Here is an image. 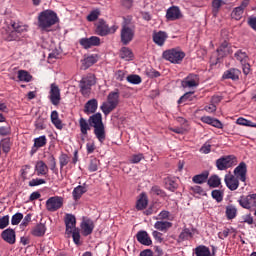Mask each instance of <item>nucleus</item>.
<instances>
[{"mask_svg": "<svg viewBox=\"0 0 256 256\" xmlns=\"http://www.w3.org/2000/svg\"><path fill=\"white\" fill-rule=\"evenodd\" d=\"M4 39L5 41H21V35L19 32H16L14 29L8 26V29L4 34Z\"/></svg>", "mask_w": 256, "mask_h": 256, "instance_id": "obj_23", "label": "nucleus"}, {"mask_svg": "<svg viewBox=\"0 0 256 256\" xmlns=\"http://www.w3.org/2000/svg\"><path fill=\"white\" fill-rule=\"evenodd\" d=\"M136 238L137 241L141 243V245L149 246L153 243L147 231H139L136 235Z\"/></svg>", "mask_w": 256, "mask_h": 256, "instance_id": "obj_25", "label": "nucleus"}, {"mask_svg": "<svg viewBox=\"0 0 256 256\" xmlns=\"http://www.w3.org/2000/svg\"><path fill=\"white\" fill-rule=\"evenodd\" d=\"M171 217V213L169 211L163 210L158 214V218L156 219H169Z\"/></svg>", "mask_w": 256, "mask_h": 256, "instance_id": "obj_64", "label": "nucleus"}, {"mask_svg": "<svg viewBox=\"0 0 256 256\" xmlns=\"http://www.w3.org/2000/svg\"><path fill=\"white\" fill-rule=\"evenodd\" d=\"M234 59L235 61H238L240 65H245V63H249V55H247V52L243 50H237L234 53Z\"/></svg>", "mask_w": 256, "mask_h": 256, "instance_id": "obj_26", "label": "nucleus"}, {"mask_svg": "<svg viewBox=\"0 0 256 256\" xmlns=\"http://www.w3.org/2000/svg\"><path fill=\"white\" fill-rule=\"evenodd\" d=\"M227 219H235L237 217V208L235 206L226 207Z\"/></svg>", "mask_w": 256, "mask_h": 256, "instance_id": "obj_47", "label": "nucleus"}, {"mask_svg": "<svg viewBox=\"0 0 256 256\" xmlns=\"http://www.w3.org/2000/svg\"><path fill=\"white\" fill-rule=\"evenodd\" d=\"M64 223L66 226V233L67 235H71L73 231L77 229V219L75 218V215L73 214H66L64 218Z\"/></svg>", "mask_w": 256, "mask_h": 256, "instance_id": "obj_13", "label": "nucleus"}, {"mask_svg": "<svg viewBox=\"0 0 256 256\" xmlns=\"http://www.w3.org/2000/svg\"><path fill=\"white\" fill-rule=\"evenodd\" d=\"M63 203H64V199L61 196L50 197L46 201V209L47 211L54 213L55 211H59V209L63 207Z\"/></svg>", "mask_w": 256, "mask_h": 256, "instance_id": "obj_8", "label": "nucleus"}, {"mask_svg": "<svg viewBox=\"0 0 256 256\" xmlns=\"http://www.w3.org/2000/svg\"><path fill=\"white\" fill-rule=\"evenodd\" d=\"M183 14L181 10L177 6L170 7L166 12V19L168 21H177L178 19H182Z\"/></svg>", "mask_w": 256, "mask_h": 256, "instance_id": "obj_16", "label": "nucleus"}, {"mask_svg": "<svg viewBox=\"0 0 256 256\" xmlns=\"http://www.w3.org/2000/svg\"><path fill=\"white\" fill-rule=\"evenodd\" d=\"M48 165L51 171H55V169L57 168V160H55V156L51 154L48 156Z\"/></svg>", "mask_w": 256, "mask_h": 256, "instance_id": "obj_56", "label": "nucleus"}, {"mask_svg": "<svg viewBox=\"0 0 256 256\" xmlns=\"http://www.w3.org/2000/svg\"><path fill=\"white\" fill-rule=\"evenodd\" d=\"M154 227L158 231H162L163 233H167V231H169V229H171L173 227V223L168 222V221H157L154 224Z\"/></svg>", "mask_w": 256, "mask_h": 256, "instance_id": "obj_33", "label": "nucleus"}, {"mask_svg": "<svg viewBox=\"0 0 256 256\" xmlns=\"http://www.w3.org/2000/svg\"><path fill=\"white\" fill-rule=\"evenodd\" d=\"M35 171L37 175H47L49 173V167L42 160L36 162Z\"/></svg>", "mask_w": 256, "mask_h": 256, "instance_id": "obj_32", "label": "nucleus"}, {"mask_svg": "<svg viewBox=\"0 0 256 256\" xmlns=\"http://www.w3.org/2000/svg\"><path fill=\"white\" fill-rule=\"evenodd\" d=\"M79 43L83 49H91V47H99L101 39L97 36H91L90 38H81Z\"/></svg>", "mask_w": 256, "mask_h": 256, "instance_id": "obj_10", "label": "nucleus"}, {"mask_svg": "<svg viewBox=\"0 0 256 256\" xmlns=\"http://www.w3.org/2000/svg\"><path fill=\"white\" fill-rule=\"evenodd\" d=\"M59 16L53 10H44L38 15V27L42 31H50L53 25H57Z\"/></svg>", "mask_w": 256, "mask_h": 256, "instance_id": "obj_1", "label": "nucleus"}, {"mask_svg": "<svg viewBox=\"0 0 256 256\" xmlns=\"http://www.w3.org/2000/svg\"><path fill=\"white\" fill-rule=\"evenodd\" d=\"M181 85L184 89L199 87V76L197 74H189L184 80H182Z\"/></svg>", "mask_w": 256, "mask_h": 256, "instance_id": "obj_11", "label": "nucleus"}, {"mask_svg": "<svg viewBox=\"0 0 256 256\" xmlns=\"http://www.w3.org/2000/svg\"><path fill=\"white\" fill-rule=\"evenodd\" d=\"M135 38V29L129 27L127 24L122 25L120 32L121 43L124 45H129L131 41Z\"/></svg>", "mask_w": 256, "mask_h": 256, "instance_id": "obj_7", "label": "nucleus"}, {"mask_svg": "<svg viewBox=\"0 0 256 256\" xmlns=\"http://www.w3.org/2000/svg\"><path fill=\"white\" fill-rule=\"evenodd\" d=\"M73 241L76 245H79V242L81 241V234L79 233V229L76 228V230H73L71 232Z\"/></svg>", "mask_w": 256, "mask_h": 256, "instance_id": "obj_58", "label": "nucleus"}, {"mask_svg": "<svg viewBox=\"0 0 256 256\" xmlns=\"http://www.w3.org/2000/svg\"><path fill=\"white\" fill-rule=\"evenodd\" d=\"M202 123H206L207 125H212V127H216V129H223V123L218 119L211 118L210 116L201 117Z\"/></svg>", "mask_w": 256, "mask_h": 256, "instance_id": "obj_29", "label": "nucleus"}, {"mask_svg": "<svg viewBox=\"0 0 256 256\" xmlns=\"http://www.w3.org/2000/svg\"><path fill=\"white\" fill-rule=\"evenodd\" d=\"M95 83H97L95 80V75L88 74L87 76L83 77L79 84L81 94L84 97H89V95H91V87L95 85Z\"/></svg>", "mask_w": 256, "mask_h": 256, "instance_id": "obj_5", "label": "nucleus"}, {"mask_svg": "<svg viewBox=\"0 0 256 256\" xmlns=\"http://www.w3.org/2000/svg\"><path fill=\"white\" fill-rule=\"evenodd\" d=\"M45 231H47L45 224L40 223L32 229L31 233L34 237H43V235H45Z\"/></svg>", "mask_w": 256, "mask_h": 256, "instance_id": "obj_36", "label": "nucleus"}, {"mask_svg": "<svg viewBox=\"0 0 256 256\" xmlns=\"http://www.w3.org/2000/svg\"><path fill=\"white\" fill-rule=\"evenodd\" d=\"M236 125H242L243 127H253L256 129V120L253 122V121L247 120L243 117H239L236 120Z\"/></svg>", "mask_w": 256, "mask_h": 256, "instance_id": "obj_41", "label": "nucleus"}, {"mask_svg": "<svg viewBox=\"0 0 256 256\" xmlns=\"http://www.w3.org/2000/svg\"><path fill=\"white\" fill-rule=\"evenodd\" d=\"M98 107L99 102L97 101V99L93 98L86 102L84 106V113H86V115H93V113L97 111Z\"/></svg>", "mask_w": 256, "mask_h": 256, "instance_id": "obj_19", "label": "nucleus"}, {"mask_svg": "<svg viewBox=\"0 0 256 256\" xmlns=\"http://www.w3.org/2000/svg\"><path fill=\"white\" fill-rule=\"evenodd\" d=\"M9 225V216L6 215L0 218V229H5Z\"/></svg>", "mask_w": 256, "mask_h": 256, "instance_id": "obj_61", "label": "nucleus"}, {"mask_svg": "<svg viewBox=\"0 0 256 256\" xmlns=\"http://www.w3.org/2000/svg\"><path fill=\"white\" fill-rule=\"evenodd\" d=\"M195 255L196 256H211V250L209 247L200 245L195 248Z\"/></svg>", "mask_w": 256, "mask_h": 256, "instance_id": "obj_40", "label": "nucleus"}, {"mask_svg": "<svg viewBox=\"0 0 256 256\" xmlns=\"http://www.w3.org/2000/svg\"><path fill=\"white\" fill-rule=\"evenodd\" d=\"M0 135L2 137H7V135H11V127L10 126H1L0 127Z\"/></svg>", "mask_w": 256, "mask_h": 256, "instance_id": "obj_60", "label": "nucleus"}, {"mask_svg": "<svg viewBox=\"0 0 256 256\" xmlns=\"http://www.w3.org/2000/svg\"><path fill=\"white\" fill-rule=\"evenodd\" d=\"M1 237L4 241H6V243H9V245H15V230L8 228L2 232Z\"/></svg>", "mask_w": 256, "mask_h": 256, "instance_id": "obj_20", "label": "nucleus"}, {"mask_svg": "<svg viewBox=\"0 0 256 256\" xmlns=\"http://www.w3.org/2000/svg\"><path fill=\"white\" fill-rule=\"evenodd\" d=\"M0 149H2L4 153H9V151H11V140L9 138L2 139L0 142Z\"/></svg>", "mask_w": 256, "mask_h": 256, "instance_id": "obj_43", "label": "nucleus"}, {"mask_svg": "<svg viewBox=\"0 0 256 256\" xmlns=\"http://www.w3.org/2000/svg\"><path fill=\"white\" fill-rule=\"evenodd\" d=\"M51 122L53 123L56 129H63V123L59 119V113L57 111H52L51 113Z\"/></svg>", "mask_w": 256, "mask_h": 256, "instance_id": "obj_39", "label": "nucleus"}, {"mask_svg": "<svg viewBox=\"0 0 256 256\" xmlns=\"http://www.w3.org/2000/svg\"><path fill=\"white\" fill-rule=\"evenodd\" d=\"M82 233L85 237L91 235L93 233V229H95V224L91 219H84L81 223Z\"/></svg>", "mask_w": 256, "mask_h": 256, "instance_id": "obj_18", "label": "nucleus"}, {"mask_svg": "<svg viewBox=\"0 0 256 256\" xmlns=\"http://www.w3.org/2000/svg\"><path fill=\"white\" fill-rule=\"evenodd\" d=\"M96 33L101 37H105V35H109L111 30H109V26L104 20H99L96 24Z\"/></svg>", "mask_w": 256, "mask_h": 256, "instance_id": "obj_21", "label": "nucleus"}, {"mask_svg": "<svg viewBox=\"0 0 256 256\" xmlns=\"http://www.w3.org/2000/svg\"><path fill=\"white\" fill-rule=\"evenodd\" d=\"M244 11L245 10H243V8H239V6L234 8L231 13L232 19H235L236 21H241Z\"/></svg>", "mask_w": 256, "mask_h": 256, "instance_id": "obj_44", "label": "nucleus"}, {"mask_svg": "<svg viewBox=\"0 0 256 256\" xmlns=\"http://www.w3.org/2000/svg\"><path fill=\"white\" fill-rule=\"evenodd\" d=\"M133 51L129 47H122L120 50V58L124 61H133Z\"/></svg>", "mask_w": 256, "mask_h": 256, "instance_id": "obj_35", "label": "nucleus"}, {"mask_svg": "<svg viewBox=\"0 0 256 256\" xmlns=\"http://www.w3.org/2000/svg\"><path fill=\"white\" fill-rule=\"evenodd\" d=\"M22 219H23V214L22 213H16L15 215L12 216L11 224L12 225H19V223H21Z\"/></svg>", "mask_w": 256, "mask_h": 256, "instance_id": "obj_57", "label": "nucleus"}, {"mask_svg": "<svg viewBox=\"0 0 256 256\" xmlns=\"http://www.w3.org/2000/svg\"><path fill=\"white\" fill-rule=\"evenodd\" d=\"M120 94L119 90L112 91L107 96V101L103 102L100 109L104 113V115H109L112 111L117 109L119 105Z\"/></svg>", "mask_w": 256, "mask_h": 256, "instance_id": "obj_3", "label": "nucleus"}, {"mask_svg": "<svg viewBox=\"0 0 256 256\" xmlns=\"http://www.w3.org/2000/svg\"><path fill=\"white\" fill-rule=\"evenodd\" d=\"M35 127L36 129H38L39 131H43V129H45L46 125H45V118L43 117H39L36 122H35Z\"/></svg>", "mask_w": 256, "mask_h": 256, "instance_id": "obj_55", "label": "nucleus"}, {"mask_svg": "<svg viewBox=\"0 0 256 256\" xmlns=\"http://www.w3.org/2000/svg\"><path fill=\"white\" fill-rule=\"evenodd\" d=\"M84 193H87V188H85V186L79 185L76 188H74L72 192L74 201H79V199L83 197Z\"/></svg>", "mask_w": 256, "mask_h": 256, "instance_id": "obj_37", "label": "nucleus"}, {"mask_svg": "<svg viewBox=\"0 0 256 256\" xmlns=\"http://www.w3.org/2000/svg\"><path fill=\"white\" fill-rule=\"evenodd\" d=\"M143 159V154L133 155L130 159V163H140Z\"/></svg>", "mask_w": 256, "mask_h": 256, "instance_id": "obj_62", "label": "nucleus"}, {"mask_svg": "<svg viewBox=\"0 0 256 256\" xmlns=\"http://www.w3.org/2000/svg\"><path fill=\"white\" fill-rule=\"evenodd\" d=\"M207 183L209 187L217 188L219 185H221V178L217 175H212L209 177Z\"/></svg>", "mask_w": 256, "mask_h": 256, "instance_id": "obj_42", "label": "nucleus"}, {"mask_svg": "<svg viewBox=\"0 0 256 256\" xmlns=\"http://www.w3.org/2000/svg\"><path fill=\"white\" fill-rule=\"evenodd\" d=\"M97 63V57L96 56H88L86 59H84V65L88 68L92 65H95Z\"/></svg>", "mask_w": 256, "mask_h": 256, "instance_id": "obj_54", "label": "nucleus"}, {"mask_svg": "<svg viewBox=\"0 0 256 256\" xmlns=\"http://www.w3.org/2000/svg\"><path fill=\"white\" fill-rule=\"evenodd\" d=\"M238 203L243 207V209H255L256 207V194H249L247 196H242L238 200Z\"/></svg>", "mask_w": 256, "mask_h": 256, "instance_id": "obj_9", "label": "nucleus"}, {"mask_svg": "<svg viewBox=\"0 0 256 256\" xmlns=\"http://www.w3.org/2000/svg\"><path fill=\"white\" fill-rule=\"evenodd\" d=\"M153 41H154V43H156V45H159L160 47L165 45V41H167V33L163 32V31L154 33Z\"/></svg>", "mask_w": 256, "mask_h": 256, "instance_id": "obj_30", "label": "nucleus"}, {"mask_svg": "<svg viewBox=\"0 0 256 256\" xmlns=\"http://www.w3.org/2000/svg\"><path fill=\"white\" fill-rule=\"evenodd\" d=\"M179 239L181 241H189V239H193V232L189 228H186L180 233Z\"/></svg>", "mask_w": 256, "mask_h": 256, "instance_id": "obj_46", "label": "nucleus"}, {"mask_svg": "<svg viewBox=\"0 0 256 256\" xmlns=\"http://www.w3.org/2000/svg\"><path fill=\"white\" fill-rule=\"evenodd\" d=\"M220 57H227V55H231L233 53V50L229 47V42L224 41L220 47L217 49Z\"/></svg>", "mask_w": 256, "mask_h": 256, "instance_id": "obj_34", "label": "nucleus"}, {"mask_svg": "<svg viewBox=\"0 0 256 256\" xmlns=\"http://www.w3.org/2000/svg\"><path fill=\"white\" fill-rule=\"evenodd\" d=\"M16 33L22 35V33H26L28 26L23 24L21 21H11L10 26Z\"/></svg>", "mask_w": 256, "mask_h": 256, "instance_id": "obj_28", "label": "nucleus"}, {"mask_svg": "<svg viewBox=\"0 0 256 256\" xmlns=\"http://www.w3.org/2000/svg\"><path fill=\"white\" fill-rule=\"evenodd\" d=\"M234 176L239 179L242 183L247 181V164L245 162H241L235 169H234Z\"/></svg>", "mask_w": 256, "mask_h": 256, "instance_id": "obj_14", "label": "nucleus"}, {"mask_svg": "<svg viewBox=\"0 0 256 256\" xmlns=\"http://www.w3.org/2000/svg\"><path fill=\"white\" fill-rule=\"evenodd\" d=\"M47 145V137L46 136H40L38 138L34 139V146L31 150V155H35L37 153V149H41V147H45Z\"/></svg>", "mask_w": 256, "mask_h": 256, "instance_id": "obj_24", "label": "nucleus"}, {"mask_svg": "<svg viewBox=\"0 0 256 256\" xmlns=\"http://www.w3.org/2000/svg\"><path fill=\"white\" fill-rule=\"evenodd\" d=\"M239 75H241V70L231 68L224 72L223 79H232V81H238Z\"/></svg>", "mask_w": 256, "mask_h": 256, "instance_id": "obj_27", "label": "nucleus"}, {"mask_svg": "<svg viewBox=\"0 0 256 256\" xmlns=\"http://www.w3.org/2000/svg\"><path fill=\"white\" fill-rule=\"evenodd\" d=\"M50 101L52 105H59L61 102V90L55 83L50 86Z\"/></svg>", "mask_w": 256, "mask_h": 256, "instance_id": "obj_15", "label": "nucleus"}, {"mask_svg": "<svg viewBox=\"0 0 256 256\" xmlns=\"http://www.w3.org/2000/svg\"><path fill=\"white\" fill-rule=\"evenodd\" d=\"M163 59L169 61L170 63H174L175 65H179L185 59V52H183L179 48L168 49L162 54Z\"/></svg>", "mask_w": 256, "mask_h": 256, "instance_id": "obj_4", "label": "nucleus"}, {"mask_svg": "<svg viewBox=\"0 0 256 256\" xmlns=\"http://www.w3.org/2000/svg\"><path fill=\"white\" fill-rule=\"evenodd\" d=\"M79 127L81 135L87 137L89 135V131H91V123L87 121V119L81 117L79 119Z\"/></svg>", "mask_w": 256, "mask_h": 256, "instance_id": "obj_22", "label": "nucleus"}, {"mask_svg": "<svg viewBox=\"0 0 256 256\" xmlns=\"http://www.w3.org/2000/svg\"><path fill=\"white\" fill-rule=\"evenodd\" d=\"M207 179H209V171H204L201 174L193 176L192 181L196 185H203V183L207 182Z\"/></svg>", "mask_w": 256, "mask_h": 256, "instance_id": "obj_31", "label": "nucleus"}, {"mask_svg": "<svg viewBox=\"0 0 256 256\" xmlns=\"http://www.w3.org/2000/svg\"><path fill=\"white\" fill-rule=\"evenodd\" d=\"M212 197L217 201V203H221L223 201V191L221 190H213Z\"/></svg>", "mask_w": 256, "mask_h": 256, "instance_id": "obj_52", "label": "nucleus"}, {"mask_svg": "<svg viewBox=\"0 0 256 256\" xmlns=\"http://www.w3.org/2000/svg\"><path fill=\"white\" fill-rule=\"evenodd\" d=\"M189 191L191 195H205V190L201 186H191Z\"/></svg>", "mask_w": 256, "mask_h": 256, "instance_id": "obj_50", "label": "nucleus"}, {"mask_svg": "<svg viewBox=\"0 0 256 256\" xmlns=\"http://www.w3.org/2000/svg\"><path fill=\"white\" fill-rule=\"evenodd\" d=\"M101 164V162L99 161V159L97 158H92L90 160V164L88 166L89 171H91V173L97 171V169H99V165Z\"/></svg>", "mask_w": 256, "mask_h": 256, "instance_id": "obj_48", "label": "nucleus"}, {"mask_svg": "<svg viewBox=\"0 0 256 256\" xmlns=\"http://www.w3.org/2000/svg\"><path fill=\"white\" fill-rule=\"evenodd\" d=\"M59 163L60 168L63 169V167L69 165V156L67 154H61L59 157Z\"/></svg>", "mask_w": 256, "mask_h": 256, "instance_id": "obj_53", "label": "nucleus"}, {"mask_svg": "<svg viewBox=\"0 0 256 256\" xmlns=\"http://www.w3.org/2000/svg\"><path fill=\"white\" fill-rule=\"evenodd\" d=\"M239 181V178L231 173L226 174L224 177V183L230 191H237V189H239Z\"/></svg>", "mask_w": 256, "mask_h": 256, "instance_id": "obj_12", "label": "nucleus"}, {"mask_svg": "<svg viewBox=\"0 0 256 256\" xmlns=\"http://www.w3.org/2000/svg\"><path fill=\"white\" fill-rule=\"evenodd\" d=\"M126 79L128 83H132V85H139V83H141V76L139 75H129Z\"/></svg>", "mask_w": 256, "mask_h": 256, "instance_id": "obj_51", "label": "nucleus"}, {"mask_svg": "<svg viewBox=\"0 0 256 256\" xmlns=\"http://www.w3.org/2000/svg\"><path fill=\"white\" fill-rule=\"evenodd\" d=\"M99 15H101V11H99V9H95L91 11L87 16V21L89 22L97 21V19H99Z\"/></svg>", "mask_w": 256, "mask_h": 256, "instance_id": "obj_49", "label": "nucleus"}, {"mask_svg": "<svg viewBox=\"0 0 256 256\" xmlns=\"http://www.w3.org/2000/svg\"><path fill=\"white\" fill-rule=\"evenodd\" d=\"M149 205V198L147 197V194L145 192H142L136 200V210L137 211H143L144 209H147V206Z\"/></svg>", "mask_w": 256, "mask_h": 256, "instance_id": "obj_17", "label": "nucleus"}, {"mask_svg": "<svg viewBox=\"0 0 256 256\" xmlns=\"http://www.w3.org/2000/svg\"><path fill=\"white\" fill-rule=\"evenodd\" d=\"M225 5V1L223 0H213L212 1V12L214 15L219 13V9Z\"/></svg>", "mask_w": 256, "mask_h": 256, "instance_id": "obj_45", "label": "nucleus"}, {"mask_svg": "<svg viewBox=\"0 0 256 256\" xmlns=\"http://www.w3.org/2000/svg\"><path fill=\"white\" fill-rule=\"evenodd\" d=\"M115 79H117V81H123V79H125V71H123V70L116 71Z\"/></svg>", "mask_w": 256, "mask_h": 256, "instance_id": "obj_63", "label": "nucleus"}, {"mask_svg": "<svg viewBox=\"0 0 256 256\" xmlns=\"http://www.w3.org/2000/svg\"><path fill=\"white\" fill-rule=\"evenodd\" d=\"M235 165H237V157L234 155L223 156L216 160V167L219 171H226Z\"/></svg>", "mask_w": 256, "mask_h": 256, "instance_id": "obj_6", "label": "nucleus"}, {"mask_svg": "<svg viewBox=\"0 0 256 256\" xmlns=\"http://www.w3.org/2000/svg\"><path fill=\"white\" fill-rule=\"evenodd\" d=\"M90 125L94 127V135L98 139L99 143H105L107 139V133L105 132V124H103V116L101 113H96L88 119Z\"/></svg>", "mask_w": 256, "mask_h": 256, "instance_id": "obj_2", "label": "nucleus"}, {"mask_svg": "<svg viewBox=\"0 0 256 256\" xmlns=\"http://www.w3.org/2000/svg\"><path fill=\"white\" fill-rule=\"evenodd\" d=\"M33 80V76L27 72V70H19L18 71V81H22L24 83H31Z\"/></svg>", "mask_w": 256, "mask_h": 256, "instance_id": "obj_38", "label": "nucleus"}, {"mask_svg": "<svg viewBox=\"0 0 256 256\" xmlns=\"http://www.w3.org/2000/svg\"><path fill=\"white\" fill-rule=\"evenodd\" d=\"M45 179H41V178H36V179H32L29 182V186L30 187H37V185H45Z\"/></svg>", "mask_w": 256, "mask_h": 256, "instance_id": "obj_59", "label": "nucleus"}]
</instances>
